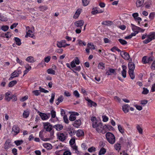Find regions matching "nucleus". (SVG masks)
Returning <instances> with one entry per match:
<instances>
[{"mask_svg": "<svg viewBox=\"0 0 155 155\" xmlns=\"http://www.w3.org/2000/svg\"><path fill=\"white\" fill-rule=\"evenodd\" d=\"M93 127L95 128L98 133L104 134L106 132L105 130L104 126L101 123L99 122L96 125L93 124Z\"/></svg>", "mask_w": 155, "mask_h": 155, "instance_id": "obj_1", "label": "nucleus"}, {"mask_svg": "<svg viewBox=\"0 0 155 155\" xmlns=\"http://www.w3.org/2000/svg\"><path fill=\"white\" fill-rule=\"evenodd\" d=\"M107 140L111 144H114L115 142V137L113 134L111 132H107L105 135Z\"/></svg>", "mask_w": 155, "mask_h": 155, "instance_id": "obj_2", "label": "nucleus"}, {"mask_svg": "<svg viewBox=\"0 0 155 155\" xmlns=\"http://www.w3.org/2000/svg\"><path fill=\"white\" fill-rule=\"evenodd\" d=\"M148 38L143 41V43L147 44L152 40L155 39V32H152L148 35Z\"/></svg>", "mask_w": 155, "mask_h": 155, "instance_id": "obj_3", "label": "nucleus"}, {"mask_svg": "<svg viewBox=\"0 0 155 155\" xmlns=\"http://www.w3.org/2000/svg\"><path fill=\"white\" fill-rule=\"evenodd\" d=\"M20 129L18 125H15L13 126L11 132L14 136H15L20 132Z\"/></svg>", "mask_w": 155, "mask_h": 155, "instance_id": "obj_4", "label": "nucleus"}, {"mask_svg": "<svg viewBox=\"0 0 155 155\" xmlns=\"http://www.w3.org/2000/svg\"><path fill=\"white\" fill-rule=\"evenodd\" d=\"M43 125L44 129L47 131H51L53 128V126L48 122L43 123Z\"/></svg>", "mask_w": 155, "mask_h": 155, "instance_id": "obj_5", "label": "nucleus"}, {"mask_svg": "<svg viewBox=\"0 0 155 155\" xmlns=\"http://www.w3.org/2000/svg\"><path fill=\"white\" fill-rule=\"evenodd\" d=\"M21 71L20 70H17L15 71L12 74L11 77L9 78V80H12L13 78L18 77L19 75L21 74Z\"/></svg>", "mask_w": 155, "mask_h": 155, "instance_id": "obj_6", "label": "nucleus"}, {"mask_svg": "<svg viewBox=\"0 0 155 155\" xmlns=\"http://www.w3.org/2000/svg\"><path fill=\"white\" fill-rule=\"evenodd\" d=\"M57 136L58 139L61 142L64 141L67 138V136L63 133H58Z\"/></svg>", "mask_w": 155, "mask_h": 155, "instance_id": "obj_7", "label": "nucleus"}, {"mask_svg": "<svg viewBox=\"0 0 155 155\" xmlns=\"http://www.w3.org/2000/svg\"><path fill=\"white\" fill-rule=\"evenodd\" d=\"M66 130L70 136H72L75 135V130L74 128L71 127H68L66 128Z\"/></svg>", "mask_w": 155, "mask_h": 155, "instance_id": "obj_8", "label": "nucleus"}, {"mask_svg": "<svg viewBox=\"0 0 155 155\" xmlns=\"http://www.w3.org/2000/svg\"><path fill=\"white\" fill-rule=\"evenodd\" d=\"M26 31H28V32H27L25 37L27 38L29 36L30 37L34 38L35 37V36L33 34H31V33H32V32L31 30H30V28L29 26L26 27Z\"/></svg>", "mask_w": 155, "mask_h": 155, "instance_id": "obj_9", "label": "nucleus"}, {"mask_svg": "<svg viewBox=\"0 0 155 155\" xmlns=\"http://www.w3.org/2000/svg\"><path fill=\"white\" fill-rule=\"evenodd\" d=\"M84 23V21L83 20H80L75 22L74 24L75 27H80V28H81Z\"/></svg>", "mask_w": 155, "mask_h": 155, "instance_id": "obj_10", "label": "nucleus"}, {"mask_svg": "<svg viewBox=\"0 0 155 155\" xmlns=\"http://www.w3.org/2000/svg\"><path fill=\"white\" fill-rule=\"evenodd\" d=\"M11 141L9 139L5 141L4 144V149L7 150L11 147Z\"/></svg>", "mask_w": 155, "mask_h": 155, "instance_id": "obj_11", "label": "nucleus"}, {"mask_svg": "<svg viewBox=\"0 0 155 155\" xmlns=\"http://www.w3.org/2000/svg\"><path fill=\"white\" fill-rule=\"evenodd\" d=\"M122 57L125 60H128L130 58V56L128 53L126 52L122 51L120 53Z\"/></svg>", "mask_w": 155, "mask_h": 155, "instance_id": "obj_12", "label": "nucleus"}, {"mask_svg": "<svg viewBox=\"0 0 155 155\" xmlns=\"http://www.w3.org/2000/svg\"><path fill=\"white\" fill-rule=\"evenodd\" d=\"M38 113H39V115L40 116L41 119L43 120H47L49 117V116H48L45 113H42L40 112H39Z\"/></svg>", "mask_w": 155, "mask_h": 155, "instance_id": "obj_13", "label": "nucleus"}, {"mask_svg": "<svg viewBox=\"0 0 155 155\" xmlns=\"http://www.w3.org/2000/svg\"><path fill=\"white\" fill-rule=\"evenodd\" d=\"M122 67L123 70L121 71V74L123 78H125L126 77L127 67L125 65H123L122 66Z\"/></svg>", "mask_w": 155, "mask_h": 155, "instance_id": "obj_14", "label": "nucleus"}, {"mask_svg": "<svg viewBox=\"0 0 155 155\" xmlns=\"http://www.w3.org/2000/svg\"><path fill=\"white\" fill-rule=\"evenodd\" d=\"M128 67L129 69L128 71H134L135 68V64L133 62H129L128 64Z\"/></svg>", "mask_w": 155, "mask_h": 155, "instance_id": "obj_15", "label": "nucleus"}, {"mask_svg": "<svg viewBox=\"0 0 155 155\" xmlns=\"http://www.w3.org/2000/svg\"><path fill=\"white\" fill-rule=\"evenodd\" d=\"M75 133L76 136L78 137H81L83 136L84 135V132L81 130L79 129L75 131Z\"/></svg>", "mask_w": 155, "mask_h": 155, "instance_id": "obj_16", "label": "nucleus"}, {"mask_svg": "<svg viewBox=\"0 0 155 155\" xmlns=\"http://www.w3.org/2000/svg\"><path fill=\"white\" fill-rule=\"evenodd\" d=\"M66 41L65 40H62L60 41L57 42V45L60 48L62 47H64V44L66 43Z\"/></svg>", "mask_w": 155, "mask_h": 155, "instance_id": "obj_17", "label": "nucleus"}, {"mask_svg": "<svg viewBox=\"0 0 155 155\" xmlns=\"http://www.w3.org/2000/svg\"><path fill=\"white\" fill-rule=\"evenodd\" d=\"M130 106L128 104H125L122 107V110L125 113L128 112L129 111Z\"/></svg>", "mask_w": 155, "mask_h": 155, "instance_id": "obj_18", "label": "nucleus"}, {"mask_svg": "<svg viewBox=\"0 0 155 155\" xmlns=\"http://www.w3.org/2000/svg\"><path fill=\"white\" fill-rule=\"evenodd\" d=\"M63 126L60 124H57L53 126V128L56 129V130L58 131H59L63 129Z\"/></svg>", "mask_w": 155, "mask_h": 155, "instance_id": "obj_19", "label": "nucleus"}, {"mask_svg": "<svg viewBox=\"0 0 155 155\" xmlns=\"http://www.w3.org/2000/svg\"><path fill=\"white\" fill-rule=\"evenodd\" d=\"M81 120H76L74 122L73 124V125L74 127L78 128L81 125Z\"/></svg>", "mask_w": 155, "mask_h": 155, "instance_id": "obj_20", "label": "nucleus"}, {"mask_svg": "<svg viewBox=\"0 0 155 155\" xmlns=\"http://www.w3.org/2000/svg\"><path fill=\"white\" fill-rule=\"evenodd\" d=\"M144 0H137L136 2V5L137 7H140L141 6L144 2Z\"/></svg>", "mask_w": 155, "mask_h": 155, "instance_id": "obj_21", "label": "nucleus"}, {"mask_svg": "<svg viewBox=\"0 0 155 155\" xmlns=\"http://www.w3.org/2000/svg\"><path fill=\"white\" fill-rule=\"evenodd\" d=\"M64 99V97L62 95H61L59 97L57 100H55L56 103L57 105H58L59 104L62 102Z\"/></svg>", "mask_w": 155, "mask_h": 155, "instance_id": "obj_22", "label": "nucleus"}, {"mask_svg": "<svg viewBox=\"0 0 155 155\" xmlns=\"http://www.w3.org/2000/svg\"><path fill=\"white\" fill-rule=\"evenodd\" d=\"M30 112L28 110H24L23 114V117L24 118H27L29 115Z\"/></svg>", "mask_w": 155, "mask_h": 155, "instance_id": "obj_23", "label": "nucleus"}, {"mask_svg": "<svg viewBox=\"0 0 155 155\" xmlns=\"http://www.w3.org/2000/svg\"><path fill=\"white\" fill-rule=\"evenodd\" d=\"M91 120L92 121V127L93 126V124L94 125H96L97 123L99 122L95 117H91Z\"/></svg>", "mask_w": 155, "mask_h": 155, "instance_id": "obj_24", "label": "nucleus"}, {"mask_svg": "<svg viewBox=\"0 0 155 155\" xmlns=\"http://www.w3.org/2000/svg\"><path fill=\"white\" fill-rule=\"evenodd\" d=\"M12 96H11V93L7 92L5 93V99L7 101H9L11 99Z\"/></svg>", "mask_w": 155, "mask_h": 155, "instance_id": "obj_25", "label": "nucleus"}, {"mask_svg": "<svg viewBox=\"0 0 155 155\" xmlns=\"http://www.w3.org/2000/svg\"><path fill=\"white\" fill-rule=\"evenodd\" d=\"M14 40L16 42V44L17 45L20 46L21 45V40L18 37H15Z\"/></svg>", "mask_w": 155, "mask_h": 155, "instance_id": "obj_26", "label": "nucleus"}, {"mask_svg": "<svg viewBox=\"0 0 155 155\" xmlns=\"http://www.w3.org/2000/svg\"><path fill=\"white\" fill-rule=\"evenodd\" d=\"M43 131L41 130L40 131L39 134V137L41 138V139L44 141H47L48 140L47 138H45L43 135Z\"/></svg>", "mask_w": 155, "mask_h": 155, "instance_id": "obj_27", "label": "nucleus"}, {"mask_svg": "<svg viewBox=\"0 0 155 155\" xmlns=\"http://www.w3.org/2000/svg\"><path fill=\"white\" fill-rule=\"evenodd\" d=\"M26 61L28 62L31 63L34 62L35 61L34 60V58L32 56H29L26 59Z\"/></svg>", "mask_w": 155, "mask_h": 155, "instance_id": "obj_28", "label": "nucleus"}, {"mask_svg": "<svg viewBox=\"0 0 155 155\" xmlns=\"http://www.w3.org/2000/svg\"><path fill=\"white\" fill-rule=\"evenodd\" d=\"M115 72V70L114 69L110 68L109 70L106 72V74L108 75H110L112 73Z\"/></svg>", "mask_w": 155, "mask_h": 155, "instance_id": "obj_29", "label": "nucleus"}, {"mask_svg": "<svg viewBox=\"0 0 155 155\" xmlns=\"http://www.w3.org/2000/svg\"><path fill=\"white\" fill-rule=\"evenodd\" d=\"M118 128L119 131L122 134H123L124 133V129L122 126L120 125H118Z\"/></svg>", "mask_w": 155, "mask_h": 155, "instance_id": "obj_30", "label": "nucleus"}, {"mask_svg": "<svg viewBox=\"0 0 155 155\" xmlns=\"http://www.w3.org/2000/svg\"><path fill=\"white\" fill-rule=\"evenodd\" d=\"M128 72L131 78L134 79L135 77L134 71H128Z\"/></svg>", "mask_w": 155, "mask_h": 155, "instance_id": "obj_31", "label": "nucleus"}, {"mask_svg": "<svg viewBox=\"0 0 155 155\" xmlns=\"http://www.w3.org/2000/svg\"><path fill=\"white\" fill-rule=\"evenodd\" d=\"M44 147L48 150H50L52 148V145L50 143H45L43 145Z\"/></svg>", "mask_w": 155, "mask_h": 155, "instance_id": "obj_32", "label": "nucleus"}, {"mask_svg": "<svg viewBox=\"0 0 155 155\" xmlns=\"http://www.w3.org/2000/svg\"><path fill=\"white\" fill-rule=\"evenodd\" d=\"M17 81L16 80H13L10 82L8 84L9 87H12L16 84L17 83Z\"/></svg>", "mask_w": 155, "mask_h": 155, "instance_id": "obj_33", "label": "nucleus"}, {"mask_svg": "<svg viewBox=\"0 0 155 155\" xmlns=\"http://www.w3.org/2000/svg\"><path fill=\"white\" fill-rule=\"evenodd\" d=\"M97 67L99 69H104L105 68L104 64L102 62L99 63Z\"/></svg>", "mask_w": 155, "mask_h": 155, "instance_id": "obj_34", "label": "nucleus"}, {"mask_svg": "<svg viewBox=\"0 0 155 155\" xmlns=\"http://www.w3.org/2000/svg\"><path fill=\"white\" fill-rule=\"evenodd\" d=\"M106 152V150L104 148H101L99 153V155H102L104 154Z\"/></svg>", "mask_w": 155, "mask_h": 155, "instance_id": "obj_35", "label": "nucleus"}, {"mask_svg": "<svg viewBox=\"0 0 155 155\" xmlns=\"http://www.w3.org/2000/svg\"><path fill=\"white\" fill-rule=\"evenodd\" d=\"M47 72L48 74L54 75L55 74V71L51 68H49L47 70Z\"/></svg>", "mask_w": 155, "mask_h": 155, "instance_id": "obj_36", "label": "nucleus"}, {"mask_svg": "<svg viewBox=\"0 0 155 155\" xmlns=\"http://www.w3.org/2000/svg\"><path fill=\"white\" fill-rule=\"evenodd\" d=\"M55 96V93H53L51 94V98L49 100V102L51 104H53L54 97Z\"/></svg>", "mask_w": 155, "mask_h": 155, "instance_id": "obj_37", "label": "nucleus"}, {"mask_svg": "<svg viewBox=\"0 0 155 155\" xmlns=\"http://www.w3.org/2000/svg\"><path fill=\"white\" fill-rule=\"evenodd\" d=\"M90 2V0H82L83 5L86 6Z\"/></svg>", "mask_w": 155, "mask_h": 155, "instance_id": "obj_38", "label": "nucleus"}, {"mask_svg": "<svg viewBox=\"0 0 155 155\" xmlns=\"http://www.w3.org/2000/svg\"><path fill=\"white\" fill-rule=\"evenodd\" d=\"M23 142V140H17L14 141V143L17 146H18L22 144Z\"/></svg>", "mask_w": 155, "mask_h": 155, "instance_id": "obj_39", "label": "nucleus"}, {"mask_svg": "<svg viewBox=\"0 0 155 155\" xmlns=\"http://www.w3.org/2000/svg\"><path fill=\"white\" fill-rule=\"evenodd\" d=\"M112 22L110 21H105L102 22L101 24L103 25H107V26L110 25H111Z\"/></svg>", "mask_w": 155, "mask_h": 155, "instance_id": "obj_40", "label": "nucleus"}, {"mask_svg": "<svg viewBox=\"0 0 155 155\" xmlns=\"http://www.w3.org/2000/svg\"><path fill=\"white\" fill-rule=\"evenodd\" d=\"M131 25L132 26V29L134 31L135 30H140L141 29V28H140L137 26L133 24H131Z\"/></svg>", "mask_w": 155, "mask_h": 155, "instance_id": "obj_41", "label": "nucleus"}, {"mask_svg": "<svg viewBox=\"0 0 155 155\" xmlns=\"http://www.w3.org/2000/svg\"><path fill=\"white\" fill-rule=\"evenodd\" d=\"M39 8L40 10L41 11H44L48 9V8L46 6H41L39 7Z\"/></svg>", "mask_w": 155, "mask_h": 155, "instance_id": "obj_42", "label": "nucleus"}, {"mask_svg": "<svg viewBox=\"0 0 155 155\" xmlns=\"http://www.w3.org/2000/svg\"><path fill=\"white\" fill-rule=\"evenodd\" d=\"M136 128L139 133L140 134H142L143 133V130L141 127L139 125H137Z\"/></svg>", "mask_w": 155, "mask_h": 155, "instance_id": "obj_43", "label": "nucleus"}, {"mask_svg": "<svg viewBox=\"0 0 155 155\" xmlns=\"http://www.w3.org/2000/svg\"><path fill=\"white\" fill-rule=\"evenodd\" d=\"M87 47H89L90 49H95V47L93 44L92 43L90 42L88 43L87 45Z\"/></svg>", "mask_w": 155, "mask_h": 155, "instance_id": "obj_44", "label": "nucleus"}, {"mask_svg": "<svg viewBox=\"0 0 155 155\" xmlns=\"http://www.w3.org/2000/svg\"><path fill=\"white\" fill-rule=\"evenodd\" d=\"M119 42L122 45H124L127 44V42L125 40L122 39H118Z\"/></svg>", "mask_w": 155, "mask_h": 155, "instance_id": "obj_45", "label": "nucleus"}, {"mask_svg": "<svg viewBox=\"0 0 155 155\" xmlns=\"http://www.w3.org/2000/svg\"><path fill=\"white\" fill-rule=\"evenodd\" d=\"M155 16V12H153L150 13L149 15V18L150 19L152 20L154 18Z\"/></svg>", "mask_w": 155, "mask_h": 155, "instance_id": "obj_46", "label": "nucleus"}, {"mask_svg": "<svg viewBox=\"0 0 155 155\" xmlns=\"http://www.w3.org/2000/svg\"><path fill=\"white\" fill-rule=\"evenodd\" d=\"M143 91L142 93L143 94H147L149 93V91L147 88L143 87Z\"/></svg>", "mask_w": 155, "mask_h": 155, "instance_id": "obj_47", "label": "nucleus"}, {"mask_svg": "<svg viewBox=\"0 0 155 155\" xmlns=\"http://www.w3.org/2000/svg\"><path fill=\"white\" fill-rule=\"evenodd\" d=\"M76 119V117L74 115L71 114L70 115L69 119L71 121H73L75 120Z\"/></svg>", "mask_w": 155, "mask_h": 155, "instance_id": "obj_48", "label": "nucleus"}, {"mask_svg": "<svg viewBox=\"0 0 155 155\" xmlns=\"http://www.w3.org/2000/svg\"><path fill=\"white\" fill-rule=\"evenodd\" d=\"M115 149L117 150H120L121 146L119 143H116L114 145Z\"/></svg>", "mask_w": 155, "mask_h": 155, "instance_id": "obj_49", "label": "nucleus"}, {"mask_svg": "<svg viewBox=\"0 0 155 155\" xmlns=\"http://www.w3.org/2000/svg\"><path fill=\"white\" fill-rule=\"evenodd\" d=\"M142 62L143 64L148 63V61H147V59L146 56L143 57L142 59Z\"/></svg>", "mask_w": 155, "mask_h": 155, "instance_id": "obj_50", "label": "nucleus"}, {"mask_svg": "<svg viewBox=\"0 0 155 155\" xmlns=\"http://www.w3.org/2000/svg\"><path fill=\"white\" fill-rule=\"evenodd\" d=\"M75 139L74 137L72 138L69 141V143L71 145H73L75 143Z\"/></svg>", "mask_w": 155, "mask_h": 155, "instance_id": "obj_51", "label": "nucleus"}, {"mask_svg": "<svg viewBox=\"0 0 155 155\" xmlns=\"http://www.w3.org/2000/svg\"><path fill=\"white\" fill-rule=\"evenodd\" d=\"M111 51L112 52H114V50H116L118 52H121V50L116 47L114 46L111 49Z\"/></svg>", "mask_w": 155, "mask_h": 155, "instance_id": "obj_52", "label": "nucleus"}, {"mask_svg": "<svg viewBox=\"0 0 155 155\" xmlns=\"http://www.w3.org/2000/svg\"><path fill=\"white\" fill-rule=\"evenodd\" d=\"M73 94L77 98H78L80 97V94L77 90H75L74 91Z\"/></svg>", "mask_w": 155, "mask_h": 155, "instance_id": "obj_53", "label": "nucleus"}, {"mask_svg": "<svg viewBox=\"0 0 155 155\" xmlns=\"http://www.w3.org/2000/svg\"><path fill=\"white\" fill-rule=\"evenodd\" d=\"M9 27L7 25H5L4 26L3 25L1 29L2 30L5 31L8 30V29Z\"/></svg>", "mask_w": 155, "mask_h": 155, "instance_id": "obj_54", "label": "nucleus"}, {"mask_svg": "<svg viewBox=\"0 0 155 155\" xmlns=\"http://www.w3.org/2000/svg\"><path fill=\"white\" fill-rule=\"evenodd\" d=\"M95 150L96 148L93 147H91L88 149V151L90 153L95 151Z\"/></svg>", "mask_w": 155, "mask_h": 155, "instance_id": "obj_55", "label": "nucleus"}, {"mask_svg": "<svg viewBox=\"0 0 155 155\" xmlns=\"http://www.w3.org/2000/svg\"><path fill=\"white\" fill-rule=\"evenodd\" d=\"M39 89L40 92H43L44 93H47L48 92V91L47 90H45L44 88H42L41 87H40Z\"/></svg>", "mask_w": 155, "mask_h": 155, "instance_id": "obj_56", "label": "nucleus"}, {"mask_svg": "<svg viewBox=\"0 0 155 155\" xmlns=\"http://www.w3.org/2000/svg\"><path fill=\"white\" fill-rule=\"evenodd\" d=\"M51 57L50 56H48L45 57L44 59V61L46 63H48L50 60Z\"/></svg>", "mask_w": 155, "mask_h": 155, "instance_id": "obj_57", "label": "nucleus"}, {"mask_svg": "<svg viewBox=\"0 0 155 155\" xmlns=\"http://www.w3.org/2000/svg\"><path fill=\"white\" fill-rule=\"evenodd\" d=\"M51 117L54 118L56 117V112L54 110H52L51 112Z\"/></svg>", "mask_w": 155, "mask_h": 155, "instance_id": "obj_58", "label": "nucleus"}, {"mask_svg": "<svg viewBox=\"0 0 155 155\" xmlns=\"http://www.w3.org/2000/svg\"><path fill=\"white\" fill-rule=\"evenodd\" d=\"M103 121L104 122H106L108 120V118L105 115H103L102 116Z\"/></svg>", "mask_w": 155, "mask_h": 155, "instance_id": "obj_59", "label": "nucleus"}, {"mask_svg": "<svg viewBox=\"0 0 155 155\" xmlns=\"http://www.w3.org/2000/svg\"><path fill=\"white\" fill-rule=\"evenodd\" d=\"M5 37L6 38H9L11 36V33L9 32H7L5 34Z\"/></svg>", "mask_w": 155, "mask_h": 155, "instance_id": "obj_60", "label": "nucleus"}, {"mask_svg": "<svg viewBox=\"0 0 155 155\" xmlns=\"http://www.w3.org/2000/svg\"><path fill=\"white\" fill-rule=\"evenodd\" d=\"M0 20L2 21H6L7 20L5 16L0 15Z\"/></svg>", "mask_w": 155, "mask_h": 155, "instance_id": "obj_61", "label": "nucleus"}, {"mask_svg": "<svg viewBox=\"0 0 155 155\" xmlns=\"http://www.w3.org/2000/svg\"><path fill=\"white\" fill-rule=\"evenodd\" d=\"M63 119L64 122L66 124H68L69 121L66 115L64 116L63 117Z\"/></svg>", "mask_w": 155, "mask_h": 155, "instance_id": "obj_62", "label": "nucleus"}, {"mask_svg": "<svg viewBox=\"0 0 155 155\" xmlns=\"http://www.w3.org/2000/svg\"><path fill=\"white\" fill-rule=\"evenodd\" d=\"M33 93L36 96H38L40 94V90H35L33 91Z\"/></svg>", "mask_w": 155, "mask_h": 155, "instance_id": "obj_63", "label": "nucleus"}, {"mask_svg": "<svg viewBox=\"0 0 155 155\" xmlns=\"http://www.w3.org/2000/svg\"><path fill=\"white\" fill-rule=\"evenodd\" d=\"M17 150L15 148H14L12 150V152L14 155H16L17 154Z\"/></svg>", "mask_w": 155, "mask_h": 155, "instance_id": "obj_64", "label": "nucleus"}]
</instances>
